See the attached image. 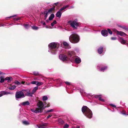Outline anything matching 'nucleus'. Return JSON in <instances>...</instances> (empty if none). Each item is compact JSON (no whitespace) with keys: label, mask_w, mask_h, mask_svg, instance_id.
<instances>
[{"label":"nucleus","mask_w":128,"mask_h":128,"mask_svg":"<svg viewBox=\"0 0 128 128\" xmlns=\"http://www.w3.org/2000/svg\"><path fill=\"white\" fill-rule=\"evenodd\" d=\"M82 110L84 114L89 118L92 117V113L91 110L87 106H84L82 108Z\"/></svg>","instance_id":"1"},{"label":"nucleus","mask_w":128,"mask_h":128,"mask_svg":"<svg viewBox=\"0 0 128 128\" xmlns=\"http://www.w3.org/2000/svg\"><path fill=\"white\" fill-rule=\"evenodd\" d=\"M49 48L51 52L55 54L59 47V44L55 42L51 43L49 44Z\"/></svg>","instance_id":"2"},{"label":"nucleus","mask_w":128,"mask_h":128,"mask_svg":"<svg viewBox=\"0 0 128 128\" xmlns=\"http://www.w3.org/2000/svg\"><path fill=\"white\" fill-rule=\"evenodd\" d=\"M69 40L73 43H78L80 40L79 36L77 34H71L69 37Z\"/></svg>","instance_id":"3"},{"label":"nucleus","mask_w":128,"mask_h":128,"mask_svg":"<svg viewBox=\"0 0 128 128\" xmlns=\"http://www.w3.org/2000/svg\"><path fill=\"white\" fill-rule=\"evenodd\" d=\"M68 23L70 24V26L73 28L77 29V27L79 26L80 23V22H78L77 20L75 19L74 20H70Z\"/></svg>","instance_id":"4"},{"label":"nucleus","mask_w":128,"mask_h":128,"mask_svg":"<svg viewBox=\"0 0 128 128\" xmlns=\"http://www.w3.org/2000/svg\"><path fill=\"white\" fill-rule=\"evenodd\" d=\"M37 106L38 107V108L41 111V112H42V110H44L46 108V107H44V104L43 102L42 101L40 100L38 102Z\"/></svg>","instance_id":"5"},{"label":"nucleus","mask_w":128,"mask_h":128,"mask_svg":"<svg viewBox=\"0 0 128 128\" xmlns=\"http://www.w3.org/2000/svg\"><path fill=\"white\" fill-rule=\"evenodd\" d=\"M60 58L63 61H67L70 60V58L67 57V56L64 54H60Z\"/></svg>","instance_id":"6"},{"label":"nucleus","mask_w":128,"mask_h":128,"mask_svg":"<svg viewBox=\"0 0 128 128\" xmlns=\"http://www.w3.org/2000/svg\"><path fill=\"white\" fill-rule=\"evenodd\" d=\"M16 98H24V94L22 91H20L16 92Z\"/></svg>","instance_id":"7"},{"label":"nucleus","mask_w":128,"mask_h":128,"mask_svg":"<svg viewBox=\"0 0 128 128\" xmlns=\"http://www.w3.org/2000/svg\"><path fill=\"white\" fill-rule=\"evenodd\" d=\"M119 41L122 44H128V43L126 42V41H127L126 40H124L123 38H122L120 37L119 38Z\"/></svg>","instance_id":"8"},{"label":"nucleus","mask_w":128,"mask_h":128,"mask_svg":"<svg viewBox=\"0 0 128 128\" xmlns=\"http://www.w3.org/2000/svg\"><path fill=\"white\" fill-rule=\"evenodd\" d=\"M101 33L104 36H106L108 35V32L106 30H102Z\"/></svg>","instance_id":"9"},{"label":"nucleus","mask_w":128,"mask_h":128,"mask_svg":"<svg viewBox=\"0 0 128 128\" xmlns=\"http://www.w3.org/2000/svg\"><path fill=\"white\" fill-rule=\"evenodd\" d=\"M32 112H33L36 113H42L41 111L38 108H36L35 110L32 109Z\"/></svg>","instance_id":"10"},{"label":"nucleus","mask_w":128,"mask_h":128,"mask_svg":"<svg viewBox=\"0 0 128 128\" xmlns=\"http://www.w3.org/2000/svg\"><path fill=\"white\" fill-rule=\"evenodd\" d=\"M103 47L100 46L98 49V52L100 54H101L103 51Z\"/></svg>","instance_id":"11"},{"label":"nucleus","mask_w":128,"mask_h":128,"mask_svg":"<svg viewBox=\"0 0 128 128\" xmlns=\"http://www.w3.org/2000/svg\"><path fill=\"white\" fill-rule=\"evenodd\" d=\"M2 94H0V97L2 96L3 95L8 94H11V93L10 92H7L6 91L2 92Z\"/></svg>","instance_id":"12"},{"label":"nucleus","mask_w":128,"mask_h":128,"mask_svg":"<svg viewBox=\"0 0 128 128\" xmlns=\"http://www.w3.org/2000/svg\"><path fill=\"white\" fill-rule=\"evenodd\" d=\"M74 52H73L69 51L68 53V56L69 57H71L74 55Z\"/></svg>","instance_id":"13"},{"label":"nucleus","mask_w":128,"mask_h":128,"mask_svg":"<svg viewBox=\"0 0 128 128\" xmlns=\"http://www.w3.org/2000/svg\"><path fill=\"white\" fill-rule=\"evenodd\" d=\"M55 6H54L53 7L50 8L47 12L50 13H51L52 12V11H54L55 10Z\"/></svg>","instance_id":"14"},{"label":"nucleus","mask_w":128,"mask_h":128,"mask_svg":"<svg viewBox=\"0 0 128 128\" xmlns=\"http://www.w3.org/2000/svg\"><path fill=\"white\" fill-rule=\"evenodd\" d=\"M117 33L118 34H119L122 36H126V34L125 33L122 31H117Z\"/></svg>","instance_id":"15"},{"label":"nucleus","mask_w":128,"mask_h":128,"mask_svg":"<svg viewBox=\"0 0 128 128\" xmlns=\"http://www.w3.org/2000/svg\"><path fill=\"white\" fill-rule=\"evenodd\" d=\"M62 14V13L59 10L56 12V17L60 18L61 17Z\"/></svg>","instance_id":"16"},{"label":"nucleus","mask_w":128,"mask_h":128,"mask_svg":"<svg viewBox=\"0 0 128 128\" xmlns=\"http://www.w3.org/2000/svg\"><path fill=\"white\" fill-rule=\"evenodd\" d=\"M75 61L77 64H79L81 62V59L79 58L78 57L75 58Z\"/></svg>","instance_id":"17"},{"label":"nucleus","mask_w":128,"mask_h":128,"mask_svg":"<svg viewBox=\"0 0 128 128\" xmlns=\"http://www.w3.org/2000/svg\"><path fill=\"white\" fill-rule=\"evenodd\" d=\"M118 26L119 27L122 28L125 30H128V28L126 26H123L121 25H118Z\"/></svg>","instance_id":"18"},{"label":"nucleus","mask_w":128,"mask_h":128,"mask_svg":"<svg viewBox=\"0 0 128 128\" xmlns=\"http://www.w3.org/2000/svg\"><path fill=\"white\" fill-rule=\"evenodd\" d=\"M54 15L53 14H52L49 18V20H53V18L54 17Z\"/></svg>","instance_id":"19"},{"label":"nucleus","mask_w":128,"mask_h":128,"mask_svg":"<svg viewBox=\"0 0 128 128\" xmlns=\"http://www.w3.org/2000/svg\"><path fill=\"white\" fill-rule=\"evenodd\" d=\"M48 12L46 11H45L44 12V13H42V14H45V16H44V20H46L47 17L48 16Z\"/></svg>","instance_id":"20"},{"label":"nucleus","mask_w":128,"mask_h":128,"mask_svg":"<svg viewBox=\"0 0 128 128\" xmlns=\"http://www.w3.org/2000/svg\"><path fill=\"white\" fill-rule=\"evenodd\" d=\"M38 86H36L35 87H34V88L32 90V94H34V93L36 92V90H38Z\"/></svg>","instance_id":"21"},{"label":"nucleus","mask_w":128,"mask_h":128,"mask_svg":"<svg viewBox=\"0 0 128 128\" xmlns=\"http://www.w3.org/2000/svg\"><path fill=\"white\" fill-rule=\"evenodd\" d=\"M30 104V103L28 101L23 102L22 103V104L24 106H25L26 105H29Z\"/></svg>","instance_id":"22"},{"label":"nucleus","mask_w":128,"mask_h":128,"mask_svg":"<svg viewBox=\"0 0 128 128\" xmlns=\"http://www.w3.org/2000/svg\"><path fill=\"white\" fill-rule=\"evenodd\" d=\"M12 80V78L10 76L7 77L5 78V80H8V82H10L11 80Z\"/></svg>","instance_id":"23"},{"label":"nucleus","mask_w":128,"mask_h":128,"mask_svg":"<svg viewBox=\"0 0 128 128\" xmlns=\"http://www.w3.org/2000/svg\"><path fill=\"white\" fill-rule=\"evenodd\" d=\"M16 15H15L14 16H9V17H8L7 18H13V19L14 20V21H15L16 20V17H15Z\"/></svg>","instance_id":"24"},{"label":"nucleus","mask_w":128,"mask_h":128,"mask_svg":"<svg viewBox=\"0 0 128 128\" xmlns=\"http://www.w3.org/2000/svg\"><path fill=\"white\" fill-rule=\"evenodd\" d=\"M32 93H31L29 92H27V93L25 94V95L26 96H32Z\"/></svg>","instance_id":"25"},{"label":"nucleus","mask_w":128,"mask_h":128,"mask_svg":"<svg viewBox=\"0 0 128 128\" xmlns=\"http://www.w3.org/2000/svg\"><path fill=\"white\" fill-rule=\"evenodd\" d=\"M31 27L32 29L35 30H37L39 28L38 27L35 26H32Z\"/></svg>","instance_id":"26"},{"label":"nucleus","mask_w":128,"mask_h":128,"mask_svg":"<svg viewBox=\"0 0 128 128\" xmlns=\"http://www.w3.org/2000/svg\"><path fill=\"white\" fill-rule=\"evenodd\" d=\"M16 87V86H11L9 88V89L11 90H13Z\"/></svg>","instance_id":"27"},{"label":"nucleus","mask_w":128,"mask_h":128,"mask_svg":"<svg viewBox=\"0 0 128 128\" xmlns=\"http://www.w3.org/2000/svg\"><path fill=\"white\" fill-rule=\"evenodd\" d=\"M56 23L57 22L56 20H54L53 22L51 23V25L52 26H54V24H56Z\"/></svg>","instance_id":"28"},{"label":"nucleus","mask_w":128,"mask_h":128,"mask_svg":"<svg viewBox=\"0 0 128 128\" xmlns=\"http://www.w3.org/2000/svg\"><path fill=\"white\" fill-rule=\"evenodd\" d=\"M30 27L29 24H26L24 25V27L26 29H28Z\"/></svg>","instance_id":"29"},{"label":"nucleus","mask_w":128,"mask_h":128,"mask_svg":"<svg viewBox=\"0 0 128 128\" xmlns=\"http://www.w3.org/2000/svg\"><path fill=\"white\" fill-rule=\"evenodd\" d=\"M107 68V67L105 66L104 67L102 68L100 70L101 71H102L103 72L104 71V70Z\"/></svg>","instance_id":"30"},{"label":"nucleus","mask_w":128,"mask_h":128,"mask_svg":"<svg viewBox=\"0 0 128 128\" xmlns=\"http://www.w3.org/2000/svg\"><path fill=\"white\" fill-rule=\"evenodd\" d=\"M48 99V98L46 96H44L42 98V100L44 101L47 100Z\"/></svg>","instance_id":"31"},{"label":"nucleus","mask_w":128,"mask_h":128,"mask_svg":"<svg viewBox=\"0 0 128 128\" xmlns=\"http://www.w3.org/2000/svg\"><path fill=\"white\" fill-rule=\"evenodd\" d=\"M43 84V83L42 82H37V83L36 84V85L38 86H40L42 85Z\"/></svg>","instance_id":"32"},{"label":"nucleus","mask_w":128,"mask_h":128,"mask_svg":"<svg viewBox=\"0 0 128 128\" xmlns=\"http://www.w3.org/2000/svg\"><path fill=\"white\" fill-rule=\"evenodd\" d=\"M108 32L110 34H112V32L111 30L109 28H108L107 29Z\"/></svg>","instance_id":"33"},{"label":"nucleus","mask_w":128,"mask_h":128,"mask_svg":"<svg viewBox=\"0 0 128 128\" xmlns=\"http://www.w3.org/2000/svg\"><path fill=\"white\" fill-rule=\"evenodd\" d=\"M63 45L65 46H68L69 45L68 44L65 42H64L63 43Z\"/></svg>","instance_id":"34"},{"label":"nucleus","mask_w":128,"mask_h":128,"mask_svg":"<svg viewBox=\"0 0 128 128\" xmlns=\"http://www.w3.org/2000/svg\"><path fill=\"white\" fill-rule=\"evenodd\" d=\"M53 111H54V110L52 109L50 110H48L46 111V113H48V112H53Z\"/></svg>","instance_id":"35"},{"label":"nucleus","mask_w":128,"mask_h":128,"mask_svg":"<svg viewBox=\"0 0 128 128\" xmlns=\"http://www.w3.org/2000/svg\"><path fill=\"white\" fill-rule=\"evenodd\" d=\"M98 100L102 102H104V100L100 96Z\"/></svg>","instance_id":"36"},{"label":"nucleus","mask_w":128,"mask_h":128,"mask_svg":"<svg viewBox=\"0 0 128 128\" xmlns=\"http://www.w3.org/2000/svg\"><path fill=\"white\" fill-rule=\"evenodd\" d=\"M101 96V95H95L94 96V97L96 98H99L100 96Z\"/></svg>","instance_id":"37"},{"label":"nucleus","mask_w":128,"mask_h":128,"mask_svg":"<svg viewBox=\"0 0 128 128\" xmlns=\"http://www.w3.org/2000/svg\"><path fill=\"white\" fill-rule=\"evenodd\" d=\"M37 81H32L31 82V83L32 84H36H36L37 83Z\"/></svg>","instance_id":"38"},{"label":"nucleus","mask_w":128,"mask_h":128,"mask_svg":"<svg viewBox=\"0 0 128 128\" xmlns=\"http://www.w3.org/2000/svg\"><path fill=\"white\" fill-rule=\"evenodd\" d=\"M0 83H2L4 82V81L5 80V79H4L3 78H0Z\"/></svg>","instance_id":"39"},{"label":"nucleus","mask_w":128,"mask_h":128,"mask_svg":"<svg viewBox=\"0 0 128 128\" xmlns=\"http://www.w3.org/2000/svg\"><path fill=\"white\" fill-rule=\"evenodd\" d=\"M69 6H70V5H66V6H64L63 7L64 8V9L65 10V9H66L67 8L69 7Z\"/></svg>","instance_id":"40"},{"label":"nucleus","mask_w":128,"mask_h":128,"mask_svg":"<svg viewBox=\"0 0 128 128\" xmlns=\"http://www.w3.org/2000/svg\"><path fill=\"white\" fill-rule=\"evenodd\" d=\"M24 124L26 125H28L29 124L26 121H24L23 122Z\"/></svg>","instance_id":"41"},{"label":"nucleus","mask_w":128,"mask_h":128,"mask_svg":"<svg viewBox=\"0 0 128 128\" xmlns=\"http://www.w3.org/2000/svg\"><path fill=\"white\" fill-rule=\"evenodd\" d=\"M69 127V125L68 124H66L64 126V128H67Z\"/></svg>","instance_id":"42"},{"label":"nucleus","mask_w":128,"mask_h":128,"mask_svg":"<svg viewBox=\"0 0 128 128\" xmlns=\"http://www.w3.org/2000/svg\"><path fill=\"white\" fill-rule=\"evenodd\" d=\"M52 116V114H50L46 118L48 119L50 118V117H51Z\"/></svg>","instance_id":"43"},{"label":"nucleus","mask_w":128,"mask_h":128,"mask_svg":"<svg viewBox=\"0 0 128 128\" xmlns=\"http://www.w3.org/2000/svg\"><path fill=\"white\" fill-rule=\"evenodd\" d=\"M122 114L126 115H128V114H126L124 111H123L122 112Z\"/></svg>","instance_id":"44"},{"label":"nucleus","mask_w":128,"mask_h":128,"mask_svg":"<svg viewBox=\"0 0 128 128\" xmlns=\"http://www.w3.org/2000/svg\"><path fill=\"white\" fill-rule=\"evenodd\" d=\"M33 74L34 75H35L36 76H37L38 75V73L36 72H33Z\"/></svg>","instance_id":"45"},{"label":"nucleus","mask_w":128,"mask_h":128,"mask_svg":"<svg viewBox=\"0 0 128 128\" xmlns=\"http://www.w3.org/2000/svg\"><path fill=\"white\" fill-rule=\"evenodd\" d=\"M65 83L67 85H70L71 84L70 83L68 82H65Z\"/></svg>","instance_id":"46"},{"label":"nucleus","mask_w":128,"mask_h":128,"mask_svg":"<svg viewBox=\"0 0 128 128\" xmlns=\"http://www.w3.org/2000/svg\"><path fill=\"white\" fill-rule=\"evenodd\" d=\"M111 39L112 40H115L116 39V38L115 37H112L111 38Z\"/></svg>","instance_id":"47"},{"label":"nucleus","mask_w":128,"mask_h":128,"mask_svg":"<svg viewBox=\"0 0 128 128\" xmlns=\"http://www.w3.org/2000/svg\"><path fill=\"white\" fill-rule=\"evenodd\" d=\"M110 106H112V107H114V108H115L116 107V106H115V105H114V104H110Z\"/></svg>","instance_id":"48"},{"label":"nucleus","mask_w":128,"mask_h":128,"mask_svg":"<svg viewBox=\"0 0 128 128\" xmlns=\"http://www.w3.org/2000/svg\"><path fill=\"white\" fill-rule=\"evenodd\" d=\"M64 10V8L63 7H62V8H61L59 10H60V11L61 12V11H62Z\"/></svg>","instance_id":"49"},{"label":"nucleus","mask_w":128,"mask_h":128,"mask_svg":"<svg viewBox=\"0 0 128 128\" xmlns=\"http://www.w3.org/2000/svg\"><path fill=\"white\" fill-rule=\"evenodd\" d=\"M16 84H17L18 85H20L21 84V83L20 82L16 80Z\"/></svg>","instance_id":"50"},{"label":"nucleus","mask_w":128,"mask_h":128,"mask_svg":"<svg viewBox=\"0 0 128 128\" xmlns=\"http://www.w3.org/2000/svg\"><path fill=\"white\" fill-rule=\"evenodd\" d=\"M41 23L42 24H43L44 25H45L46 24V23L43 21H42L41 22Z\"/></svg>","instance_id":"51"},{"label":"nucleus","mask_w":128,"mask_h":128,"mask_svg":"<svg viewBox=\"0 0 128 128\" xmlns=\"http://www.w3.org/2000/svg\"><path fill=\"white\" fill-rule=\"evenodd\" d=\"M49 106H50V103H48V104H47L46 106H44V107H46H46H48Z\"/></svg>","instance_id":"52"},{"label":"nucleus","mask_w":128,"mask_h":128,"mask_svg":"<svg viewBox=\"0 0 128 128\" xmlns=\"http://www.w3.org/2000/svg\"><path fill=\"white\" fill-rule=\"evenodd\" d=\"M20 18L19 17H16V21L20 20Z\"/></svg>","instance_id":"53"},{"label":"nucleus","mask_w":128,"mask_h":128,"mask_svg":"<svg viewBox=\"0 0 128 128\" xmlns=\"http://www.w3.org/2000/svg\"><path fill=\"white\" fill-rule=\"evenodd\" d=\"M5 26L4 24H0V27L3 26Z\"/></svg>","instance_id":"54"},{"label":"nucleus","mask_w":128,"mask_h":128,"mask_svg":"<svg viewBox=\"0 0 128 128\" xmlns=\"http://www.w3.org/2000/svg\"><path fill=\"white\" fill-rule=\"evenodd\" d=\"M59 2H57L56 3H54V4L56 6H57L58 4H59Z\"/></svg>","instance_id":"55"},{"label":"nucleus","mask_w":128,"mask_h":128,"mask_svg":"<svg viewBox=\"0 0 128 128\" xmlns=\"http://www.w3.org/2000/svg\"><path fill=\"white\" fill-rule=\"evenodd\" d=\"M5 74V73H4L0 71V75L1 74Z\"/></svg>","instance_id":"56"},{"label":"nucleus","mask_w":128,"mask_h":128,"mask_svg":"<svg viewBox=\"0 0 128 128\" xmlns=\"http://www.w3.org/2000/svg\"><path fill=\"white\" fill-rule=\"evenodd\" d=\"M14 25V24H13V23H12V24H9V25H8V26H13V25Z\"/></svg>","instance_id":"57"},{"label":"nucleus","mask_w":128,"mask_h":128,"mask_svg":"<svg viewBox=\"0 0 128 128\" xmlns=\"http://www.w3.org/2000/svg\"><path fill=\"white\" fill-rule=\"evenodd\" d=\"M25 82L22 81V82L21 83V84H24Z\"/></svg>","instance_id":"58"},{"label":"nucleus","mask_w":128,"mask_h":128,"mask_svg":"<svg viewBox=\"0 0 128 128\" xmlns=\"http://www.w3.org/2000/svg\"><path fill=\"white\" fill-rule=\"evenodd\" d=\"M48 26H49L50 27V26H46V28H49L48 27Z\"/></svg>","instance_id":"59"},{"label":"nucleus","mask_w":128,"mask_h":128,"mask_svg":"<svg viewBox=\"0 0 128 128\" xmlns=\"http://www.w3.org/2000/svg\"><path fill=\"white\" fill-rule=\"evenodd\" d=\"M49 19H48V20H46V21L47 22H49Z\"/></svg>","instance_id":"60"},{"label":"nucleus","mask_w":128,"mask_h":128,"mask_svg":"<svg viewBox=\"0 0 128 128\" xmlns=\"http://www.w3.org/2000/svg\"><path fill=\"white\" fill-rule=\"evenodd\" d=\"M70 8H74V6H71L70 7Z\"/></svg>","instance_id":"61"},{"label":"nucleus","mask_w":128,"mask_h":128,"mask_svg":"<svg viewBox=\"0 0 128 128\" xmlns=\"http://www.w3.org/2000/svg\"><path fill=\"white\" fill-rule=\"evenodd\" d=\"M44 104H45H45H46V102H44Z\"/></svg>","instance_id":"62"},{"label":"nucleus","mask_w":128,"mask_h":128,"mask_svg":"<svg viewBox=\"0 0 128 128\" xmlns=\"http://www.w3.org/2000/svg\"><path fill=\"white\" fill-rule=\"evenodd\" d=\"M15 97L16 98V93L15 94Z\"/></svg>","instance_id":"63"}]
</instances>
